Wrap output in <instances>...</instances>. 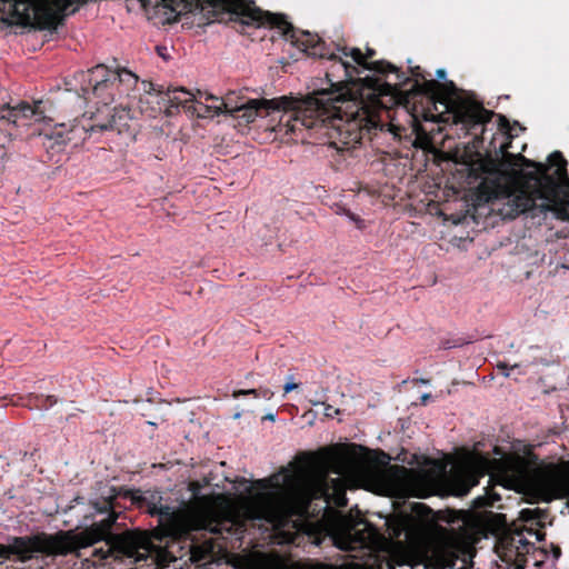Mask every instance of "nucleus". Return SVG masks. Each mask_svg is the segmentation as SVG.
Wrapping results in <instances>:
<instances>
[{"mask_svg":"<svg viewBox=\"0 0 569 569\" xmlns=\"http://www.w3.org/2000/svg\"><path fill=\"white\" fill-rule=\"evenodd\" d=\"M549 161V169L532 164L535 170L531 171L520 157L499 164L481 160L479 166L483 171L499 173L488 200L500 201L501 214L510 219L526 212L535 217L551 211L557 218L569 220V186L558 188L553 180V177L559 180L565 177L566 161L558 152L552 153Z\"/></svg>","mask_w":569,"mask_h":569,"instance_id":"obj_1","label":"nucleus"},{"mask_svg":"<svg viewBox=\"0 0 569 569\" xmlns=\"http://www.w3.org/2000/svg\"><path fill=\"white\" fill-rule=\"evenodd\" d=\"M333 471L341 478L327 480L328 471L313 466L295 472H282L270 479V490L257 497L248 510V517L264 519L273 526H282L290 515H302L312 498L325 497L337 506H345L346 481L352 472L347 457L333 463Z\"/></svg>","mask_w":569,"mask_h":569,"instance_id":"obj_2","label":"nucleus"},{"mask_svg":"<svg viewBox=\"0 0 569 569\" xmlns=\"http://www.w3.org/2000/svg\"><path fill=\"white\" fill-rule=\"evenodd\" d=\"M88 0H14L10 4L12 20L16 23L38 27L40 29L54 28L64 12H74ZM152 10L153 17L162 23L174 22L179 16L188 12H207L219 16L229 12L246 24V2L243 0H140Z\"/></svg>","mask_w":569,"mask_h":569,"instance_id":"obj_3","label":"nucleus"},{"mask_svg":"<svg viewBox=\"0 0 569 569\" xmlns=\"http://www.w3.org/2000/svg\"><path fill=\"white\" fill-rule=\"evenodd\" d=\"M113 521L114 518L110 517L79 533L68 530L54 535L39 533L32 537L12 538L8 545H0V556L8 558L10 555H17L21 561H26L36 552L48 556L67 555L78 548L106 540L104 547L94 550V553L100 558H107L112 551V545H117L124 555L136 561L144 560L149 550L147 537L141 533H127L122 537L112 538V541H110L109 530Z\"/></svg>","mask_w":569,"mask_h":569,"instance_id":"obj_4","label":"nucleus"},{"mask_svg":"<svg viewBox=\"0 0 569 569\" xmlns=\"http://www.w3.org/2000/svg\"><path fill=\"white\" fill-rule=\"evenodd\" d=\"M432 521L433 517L422 503L415 505L410 513H399L387 520L392 538L405 536L403 541L390 545V557L397 565H423L427 569H441L450 562L455 539L448 533L428 539L426 535Z\"/></svg>","mask_w":569,"mask_h":569,"instance_id":"obj_5","label":"nucleus"},{"mask_svg":"<svg viewBox=\"0 0 569 569\" xmlns=\"http://www.w3.org/2000/svg\"><path fill=\"white\" fill-rule=\"evenodd\" d=\"M287 99L292 103L290 107L282 108V111L292 112L293 120L300 121L301 127L312 128L319 121L335 118L351 121L361 114L368 118L371 124H376L371 111H368L363 102L357 99L355 88L338 87L306 98L287 96Z\"/></svg>","mask_w":569,"mask_h":569,"instance_id":"obj_6","label":"nucleus"},{"mask_svg":"<svg viewBox=\"0 0 569 569\" xmlns=\"http://www.w3.org/2000/svg\"><path fill=\"white\" fill-rule=\"evenodd\" d=\"M500 471L506 481L543 501L569 496V462L531 470L521 458H508Z\"/></svg>","mask_w":569,"mask_h":569,"instance_id":"obj_7","label":"nucleus"},{"mask_svg":"<svg viewBox=\"0 0 569 569\" xmlns=\"http://www.w3.org/2000/svg\"><path fill=\"white\" fill-rule=\"evenodd\" d=\"M373 538V531L362 520L352 517H340L333 529L335 545L343 550H352L367 545Z\"/></svg>","mask_w":569,"mask_h":569,"instance_id":"obj_8","label":"nucleus"},{"mask_svg":"<svg viewBox=\"0 0 569 569\" xmlns=\"http://www.w3.org/2000/svg\"><path fill=\"white\" fill-rule=\"evenodd\" d=\"M8 121L30 128L32 136L53 137L51 129L52 119L40 109V102L34 106L20 104L8 114Z\"/></svg>","mask_w":569,"mask_h":569,"instance_id":"obj_9","label":"nucleus"},{"mask_svg":"<svg viewBox=\"0 0 569 569\" xmlns=\"http://www.w3.org/2000/svg\"><path fill=\"white\" fill-rule=\"evenodd\" d=\"M490 469V462L480 456L472 457L465 470L457 472L450 480V488L455 496H465L471 487L478 483L477 478Z\"/></svg>","mask_w":569,"mask_h":569,"instance_id":"obj_10","label":"nucleus"},{"mask_svg":"<svg viewBox=\"0 0 569 569\" xmlns=\"http://www.w3.org/2000/svg\"><path fill=\"white\" fill-rule=\"evenodd\" d=\"M290 103L292 102L287 99V96L273 99H249L241 104L238 118L244 123H252L262 113L269 114L271 111L282 110V108L290 107Z\"/></svg>","mask_w":569,"mask_h":569,"instance_id":"obj_11","label":"nucleus"},{"mask_svg":"<svg viewBox=\"0 0 569 569\" xmlns=\"http://www.w3.org/2000/svg\"><path fill=\"white\" fill-rule=\"evenodd\" d=\"M198 97L204 102L196 98L193 106L189 107V110L198 118L212 119L223 113L219 97L201 91H198Z\"/></svg>","mask_w":569,"mask_h":569,"instance_id":"obj_12","label":"nucleus"},{"mask_svg":"<svg viewBox=\"0 0 569 569\" xmlns=\"http://www.w3.org/2000/svg\"><path fill=\"white\" fill-rule=\"evenodd\" d=\"M213 517L214 516L204 508L193 509L182 517L181 523H179L176 531L179 533H184L193 529L209 528Z\"/></svg>","mask_w":569,"mask_h":569,"instance_id":"obj_13","label":"nucleus"},{"mask_svg":"<svg viewBox=\"0 0 569 569\" xmlns=\"http://www.w3.org/2000/svg\"><path fill=\"white\" fill-rule=\"evenodd\" d=\"M107 130L117 131L118 134L128 132L130 130L129 110H127V109L117 110L111 116V119L108 122L97 123L90 128L91 132H96V131L102 132V131H107Z\"/></svg>","mask_w":569,"mask_h":569,"instance_id":"obj_14","label":"nucleus"},{"mask_svg":"<svg viewBox=\"0 0 569 569\" xmlns=\"http://www.w3.org/2000/svg\"><path fill=\"white\" fill-rule=\"evenodd\" d=\"M249 99L239 91H228L224 97L220 98L222 111L226 114L234 116Z\"/></svg>","mask_w":569,"mask_h":569,"instance_id":"obj_15","label":"nucleus"},{"mask_svg":"<svg viewBox=\"0 0 569 569\" xmlns=\"http://www.w3.org/2000/svg\"><path fill=\"white\" fill-rule=\"evenodd\" d=\"M64 128H66L64 123L53 124L51 122V129H48V130L53 133V137H44V138L48 139L49 141H54L56 143H60V144H67V143L77 144V141H74V138L72 137V134L77 131L74 126L71 127L68 131H66Z\"/></svg>","mask_w":569,"mask_h":569,"instance_id":"obj_16","label":"nucleus"},{"mask_svg":"<svg viewBox=\"0 0 569 569\" xmlns=\"http://www.w3.org/2000/svg\"><path fill=\"white\" fill-rule=\"evenodd\" d=\"M400 486L396 489V495L405 496H419V490L415 487V479L410 475H402L399 478Z\"/></svg>","mask_w":569,"mask_h":569,"instance_id":"obj_17","label":"nucleus"},{"mask_svg":"<svg viewBox=\"0 0 569 569\" xmlns=\"http://www.w3.org/2000/svg\"><path fill=\"white\" fill-rule=\"evenodd\" d=\"M171 101L177 104L186 106L189 102L194 103L196 94L184 88H176L171 91Z\"/></svg>","mask_w":569,"mask_h":569,"instance_id":"obj_18","label":"nucleus"},{"mask_svg":"<svg viewBox=\"0 0 569 569\" xmlns=\"http://www.w3.org/2000/svg\"><path fill=\"white\" fill-rule=\"evenodd\" d=\"M300 121L293 120V114L284 122L281 120L280 123L271 128V131H283L287 137H292L299 131Z\"/></svg>","mask_w":569,"mask_h":569,"instance_id":"obj_19","label":"nucleus"},{"mask_svg":"<svg viewBox=\"0 0 569 569\" xmlns=\"http://www.w3.org/2000/svg\"><path fill=\"white\" fill-rule=\"evenodd\" d=\"M331 59L335 61L331 68V71L327 72L328 80L333 84V78H337L338 72L342 71L345 76L348 78L350 77L349 72V66L348 63L343 62L341 58L337 59L335 56H331Z\"/></svg>","mask_w":569,"mask_h":569,"instance_id":"obj_20","label":"nucleus"},{"mask_svg":"<svg viewBox=\"0 0 569 569\" xmlns=\"http://www.w3.org/2000/svg\"><path fill=\"white\" fill-rule=\"evenodd\" d=\"M340 51L343 53V56H350L353 61L360 66L366 67V57L358 48H342Z\"/></svg>","mask_w":569,"mask_h":569,"instance_id":"obj_21","label":"nucleus"},{"mask_svg":"<svg viewBox=\"0 0 569 569\" xmlns=\"http://www.w3.org/2000/svg\"><path fill=\"white\" fill-rule=\"evenodd\" d=\"M340 51L343 53V56H350L353 61L360 66L366 67V57L358 48H342Z\"/></svg>","mask_w":569,"mask_h":569,"instance_id":"obj_22","label":"nucleus"},{"mask_svg":"<svg viewBox=\"0 0 569 569\" xmlns=\"http://www.w3.org/2000/svg\"><path fill=\"white\" fill-rule=\"evenodd\" d=\"M118 79L120 82L127 83L129 87L134 86L138 81V77L126 69L118 72Z\"/></svg>","mask_w":569,"mask_h":569,"instance_id":"obj_23","label":"nucleus"},{"mask_svg":"<svg viewBox=\"0 0 569 569\" xmlns=\"http://www.w3.org/2000/svg\"><path fill=\"white\" fill-rule=\"evenodd\" d=\"M288 382L284 385V392L288 393L295 389H297L299 386L298 383L293 382V378L292 377H289L288 378Z\"/></svg>","mask_w":569,"mask_h":569,"instance_id":"obj_24","label":"nucleus"},{"mask_svg":"<svg viewBox=\"0 0 569 569\" xmlns=\"http://www.w3.org/2000/svg\"><path fill=\"white\" fill-rule=\"evenodd\" d=\"M241 395H253L254 397H258L257 390L250 389V390H239L233 393L234 397H239Z\"/></svg>","mask_w":569,"mask_h":569,"instance_id":"obj_25","label":"nucleus"},{"mask_svg":"<svg viewBox=\"0 0 569 569\" xmlns=\"http://www.w3.org/2000/svg\"><path fill=\"white\" fill-rule=\"evenodd\" d=\"M348 217H349L350 220L356 222L359 228L363 227V221L361 219L357 218L355 214L348 213Z\"/></svg>","mask_w":569,"mask_h":569,"instance_id":"obj_26","label":"nucleus"},{"mask_svg":"<svg viewBox=\"0 0 569 569\" xmlns=\"http://www.w3.org/2000/svg\"><path fill=\"white\" fill-rule=\"evenodd\" d=\"M471 119L475 121V122H480L482 121V116L479 113V112H475L472 111L471 113Z\"/></svg>","mask_w":569,"mask_h":569,"instance_id":"obj_27","label":"nucleus"},{"mask_svg":"<svg viewBox=\"0 0 569 569\" xmlns=\"http://www.w3.org/2000/svg\"><path fill=\"white\" fill-rule=\"evenodd\" d=\"M497 367H498V369L502 370V372H503V375H505L506 377H509V376H510V372H509V371H507V365H506V363H499Z\"/></svg>","mask_w":569,"mask_h":569,"instance_id":"obj_28","label":"nucleus"},{"mask_svg":"<svg viewBox=\"0 0 569 569\" xmlns=\"http://www.w3.org/2000/svg\"><path fill=\"white\" fill-rule=\"evenodd\" d=\"M74 128L77 129V131L72 134V137L74 138V141L78 142L81 139L82 131L77 127Z\"/></svg>","mask_w":569,"mask_h":569,"instance_id":"obj_29","label":"nucleus"},{"mask_svg":"<svg viewBox=\"0 0 569 569\" xmlns=\"http://www.w3.org/2000/svg\"><path fill=\"white\" fill-rule=\"evenodd\" d=\"M276 413H268L263 417L264 420L274 421L276 420Z\"/></svg>","mask_w":569,"mask_h":569,"instance_id":"obj_30","label":"nucleus"},{"mask_svg":"<svg viewBox=\"0 0 569 569\" xmlns=\"http://www.w3.org/2000/svg\"><path fill=\"white\" fill-rule=\"evenodd\" d=\"M375 54V51L370 48L367 49V53L365 54L366 59L369 57H372Z\"/></svg>","mask_w":569,"mask_h":569,"instance_id":"obj_31","label":"nucleus"},{"mask_svg":"<svg viewBox=\"0 0 569 569\" xmlns=\"http://www.w3.org/2000/svg\"><path fill=\"white\" fill-rule=\"evenodd\" d=\"M429 399H430V395H428V393H425V395L421 397L422 403H426Z\"/></svg>","mask_w":569,"mask_h":569,"instance_id":"obj_32","label":"nucleus"},{"mask_svg":"<svg viewBox=\"0 0 569 569\" xmlns=\"http://www.w3.org/2000/svg\"><path fill=\"white\" fill-rule=\"evenodd\" d=\"M437 76H438L439 78H445V77H446V72H445V70H438V71H437Z\"/></svg>","mask_w":569,"mask_h":569,"instance_id":"obj_33","label":"nucleus"},{"mask_svg":"<svg viewBox=\"0 0 569 569\" xmlns=\"http://www.w3.org/2000/svg\"><path fill=\"white\" fill-rule=\"evenodd\" d=\"M516 569H520L519 567H517Z\"/></svg>","mask_w":569,"mask_h":569,"instance_id":"obj_34","label":"nucleus"},{"mask_svg":"<svg viewBox=\"0 0 569 569\" xmlns=\"http://www.w3.org/2000/svg\"><path fill=\"white\" fill-rule=\"evenodd\" d=\"M263 569H270V568H263Z\"/></svg>","mask_w":569,"mask_h":569,"instance_id":"obj_35","label":"nucleus"}]
</instances>
